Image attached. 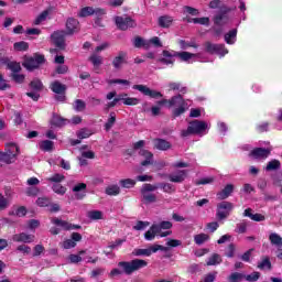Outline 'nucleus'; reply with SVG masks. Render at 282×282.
Listing matches in <instances>:
<instances>
[{"label": "nucleus", "instance_id": "obj_55", "mask_svg": "<svg viewBox=\"0 0 282 282\" xmlns=\"http://www.w3.org/2000/svg\"><path fill=\"white\" fill-rule=\"evenodd\" d=\"M113 124H116V112H110V117L108 118V121L105 123L106 131H110Z\"/></svg>", "mask_w": 282, "mask_h": 282}, {"label": "nucleus", "instance_id": "obj_24", "mask_svg": "<svg viewBox=\"0 0 282 282\" xmlns=\"http://www.w3.org/2000/svg\"><path fill=\"white\" fill-rule=\"evenodd\" d=\"M213 53L217 54L220 58H224V56L228 54V48L226 47V44H214Z\"/></svg>", "mask_w": 282, "mask_h": 282}, {"label": "nucleus", "instance_id": "obj_52", "mask_svg": "<svg viewBox=\"0 0 282 282\" xmlns=\"http://www.w3.org/2000/svg\"><path fill=\"white\" fill-rule=\"evenodd\" d=\"M259 279H261V273L259 271H253L251 274H245V281L248 282H257Z\"/></svg>", "mask_w": 282, "mask_h": 282}, {"label": "nucleus", "instance_id": "obj_38", "mask_svg": "<svg viewBox=\"0 0 282 282\" xmlns=\"http://www.w3.org/2000/svg\"><path fill=\"white\" fill-rule=\"evenodd\" d=\"M41 151L50 152L54 151V141L44 140L40 143Z\"/></svg>", "mask_w": 282, "mask_h": 282}, {"label": "nucleus", "instance_id": "obj_51", "mask_svg": "<svg viewBox=\"0 0 282 282\" xmlns=\"http://www.w3.org/2000/svg\"><path fill=\"white\" fill-rule=\"evenodd\" d=\"M132 257H151V250L149 249H134Z\"/></svg>", "mask_w": 282, "mask_h": 282}, {"label": "nucleus", "instance_id": "obj_56", "mask_svg": "<svg viewBox=\"0 0 282 282\" xmlns=\"http://www.w3.org/2000/svg\"><path fill=\"white\" fill-rule=\"evenodd\" d=\"M91 135V130L87 129V128H84V129H80L78 132H77V138L79 140H85L87 138H89Z\"/></svg>", "mask_w": 282, "mask_h": 282}, {"label": "nucleus", "instance_id": "obj_12", "mask_svg": "<svg viewBox=\"0 0 282 282\" xmlns=\"http://www.w3.org/2000/svg\"><path fill=\"white\" fill-rule=\"evenodd\" d=\"M68 36L65 31H55L52 35L51 39L55 45V47H57V50H65L66 45H65V37Z\"/></svg>", "mask_w": 282, "mask_h": 282}, {"label": "nucleus", "instance_id": "obj_19", "mask_svg": "<svg viewBox=\"0 0 282 282\" xmlns=\"http://www.w3.org/2000/svg\"><path fill=\"white\" fill-rule=\"evenodd\" d=\"M153 147L156 151H169V149H172L173 144L166 139L156 138L153 139Z\"/></svg>", "mask_w": 282, "mask_h": 282}, {"label": "nucleus", "instance_id": "obj_41", "mask_svg": "<svg viewBox=\"0 0 282 282\" xmlns=\"http://www.w3.org/2000/svg\"><path fill=\"white\" fill-rule=\"evenodd\" d=\"M50 17V10L42 11L34 20V25H41Z\"/></svg>", "mask_w": 282, "mask_h": 282}, {"label": "nucleus", "instance_id": "obj_5", "mask_svg": "<svg viewBox=\"0 0 282 282\" xmlns=\"http://www.w3.org/2000/svg\"><path fill=\"white\" fill-rule=\"evenodd\" d=\"M173 228V223L169 220H163L159 224H153L148 231L144 234L145 241H153L162 230H171Z\"/></svg>", "mask_w": 282, "mask_h": 282}, {"label": "nucleus", "instance_id": "obj_46", "mask_svg": "<svg viewBox=\"0 0 282 282\" xmlns=\"http://www.w3.org/2000/svg\"><path fill=\"white\" fill-rule=\"evenodd\" d=\"M158 188H160V183H158L156 185L145 183L141 188V193H153L154 191H158Z\"/></svg>", "mask_w": 282, "mask_h": 282}, {"label": "nucleus", "instance_id": "obj_14", "mask_svg": "<svg viewBox=\"0 0 282 282\" xmlns=\"http://www.w3.org/2000/svg\"><path fill=\"white\" fill-rule=\"evenodd\" d=\"M271 153L272 150L268 148H256L250 151L249 158H253V160H268Z\"/></svg>", "mask_w": 282, "mask_h": 282}, {"label": "nucleus", "instance_id": "obj_26", "mask_svg": "<svg viewBox=\"0 0 282 282\" xmlns=\"http://www.w3.org/2000/svg\"><path fill=\"white\" fill-rule=\"evenodd\" d=\"M237 41V29H232L225 34V42L227 45H235Z\"/></svg>", "mask_w": 282, "mask_h": 282}, {"label": "nucleus", "instance_id": "obj_33", "mask_svg": "<svg viewBox=\"0 0 282 282\" xmlns=\"http://www.w3.org/2000/svg\"><path fill=\"white\" fill-rule=\"evenodd\" d=\"M210 240V236L206 234H198L194 236V241L196 246H203V243H206V241Z\"/></svg>", "mask_w": 282, "mask_h": 282}, {"label": "nucleus", "instance_id": "obj_20", "mask_svg": "<svg viewBox=\"0 0 282 282\" xmlns=\"http://www.w3.org/2000/svg\"><path fill=\"white\" fill-rule=\"evenodd\" d=\"M235 192V185L227 184L220 192L216 194L217 199L224 200L228 199L230 195Z\"/></svg>", "mask_w": 282, "mask_h": 282}, {"label": "nucleus", "instance_id": "obj_57", "mask_svg": "<svg viewBox=\"0 0 282 282\" xmlns=\"http://www.w3.org/2000/svg\"><path fill=\"white\" fill-rule=\"evenodd\" d=\"M148 250H150V256H152L153 253L158 252V251H162V252H166V250H169V248L162 246V245H153L150 248H148Z\"/></svg>", "mask_w": 282, "mask_h": 282}, {"label": "nucleus", "instance_id": "obj_58", "mask_svg": "<svg viewBox=\"0 0 282 282\" xmlns=\"http://www.w3.org/2000/svg\"><path fill=\"white\" fill-rule=\"evenodd\" d=\"M247 230H248V224L246 221H242L236 225V232H238V235H245Z\"/></svg>", "mask_w": 282, "mask_h": 282}, {"label": "nucleus", "instance_id": "obj_60", "mask_svg": "<svg viewBox=\"0 0 282 282\" xmlns=\"http://www.w3.org/2000/svg\"><path fill=\"white\" fill-rule=\"evenodd\" d=\"M75 246H76V242L73 241L72 238L64 240L63 243H62V248L64 250H72V248H74Z\"/></svg>", "mask_w": 282, "mask_h": 282}, {"label": "nucleus", "instance_id": "obj_34", "mask_svg": "<svg viewBox=\"0 0 282 282\" xmlns=\"http://www.w3.org/2000/svg\"><path fill=\"white\" fill-rule=\"evenodd\" d=\"M281 169V161L273 159L268 162L265 171H279Z\"/></svg>", "mask_w": 282, "mask_h": 282}, {"label": "nucleus", "instance_id": "obj_44", "mask_svg": "<svg viewBox=\"0 0 282 282\" xmlns=\"http://www.w3.org/2000/svg\"><path fill=\"white\" fill-rule=\"evenodd\" d=\"M88 61L93 63L94 67H100V65L102 64V56L94 53L89 56Z\"/></svg>", "mask_w": 282, "mask_h": 282}, {"label": "nucleus", "instance_id": "obj_62", "mask_svg": "<svg viewBox=\"0 0 282 282\" xmlns=\"http://www.w3.org/2000/svg\"><path fill=\"white\" fill-rule=\"evenodd\" d=\"M193 23H195V25H208V23H210V19L209 18H194Z\"/></svg>", "mask_w": 282, "mask_h": 282}, {"label": "nucleus", "instance_id": "obj_9", "mask_svg": "<svg viewBox=\"0 0 282 282\" xmlns=\"http://www.w3.org/2000/svg\"><path fill=\"white\" fill-rule=\"evenodd\" d=\"M19 145L14 143H9L7 145L6 152H0V162H4V164H12L17 159V154L19 153Z\"/></svg>", "mask_w": 282, "mask_h": 282}, {"label": "nucleus", "instance_id": "obj_37", "mask_svg": "<svg viewBox=\"0 0 282 282\" xmlns=\"http://www.w3.org/2000/svg\"><path fill=\"white\" fill-rule=\"evenodd\" d=\"M105 193H106V195H109L110 197H116L120 193V186L109 185L108 187H106Z\"/></svg>", "mask_w": 282, "mask_h": 282}, {"label": "nucleus", "instance_id": "obj_22", "mask_svg": "<svg viewBox=\"0 0 282 282\" xmlns=\"http://www.w3.org/2000/svg\"><path fill=\"white\" fill-rule=\"evenodd\" d=\"M159 28L167 29L173 25V17L171 15H161L158 20Z\"/></svg>", "mask_w": 282, "mask_h": 282}, {"label": "nucleus", "instance_id": "obj_1", "mask_svg": "<svg viewBox=\"0 0 282 282\" xmlns=\"http://www.w3.org/2000/svg\"><path fill=\"white\" fill-rule=\"evenodd\" d=\"M213 9L215 11L214 15V34L216 36H221L224 34V25H228L230 22V9L221 0H213Z\"/></svg>", "mask_w": 282, "mask_h": 282}, {"label": "nucleus", "instance_id": "obj_32", "mask_svg": "<svg viewBox=\"0 0 282 282\" xmlns=\"http://www.w3.org/2000/svg\"><path fill=\"white\" fill-rule=\"evenodd\" d=\"M77 17H79V19H85L87 17H94V8L93 7H84L79 10V12L77 13Z\"/></svg>", "mask_w": 282, "mask_h": 282}, {"label": "nucleus", "instance_id": "obj_35", "mask_svg": "<svg viewBox=\"0 0 282 282\" xmlns=\"http://www.w3.org/2000/svg\"><path fill=\"white\" fill-rule=\"evenodd\" d=\"M29 86L32 89V91H43V82H41V79L39 78L31 80Z\"/></svg>", "mask_w": 282, "mask_h": 282}, {"label": "nucleus", "instance_id": "obj_15", "mask_svg": "<svg viewBox=\"0 0 282 282\" xmlns=\"http://www.w3.org/2000/svg\"><path fill=\"white\" fill-rule=\"evenodd\" d=\"M188 175V170H177L167 175V180L174 184H182Z\"/></svg>", "mask_w": 282, "mask_h": 282}, {"label": "nucleus", "instance_id": "obj_47", "mask_svg": "<svg viewBox=\"0 0 282 282\" xmlns=\"http://www.w3.org/2000/svg\"><path fill=\"white\" fill-rule=\"evenodd\" d=\"M7 67L12 72L11 74H19L21 72V63L19 62H9Z\"/></svg>", "mask_w": 282, "mask_h": 282}, {"label": "nucleus", "instance_id": "obj_29", "mask_svg": "<svg viewBox=\"0 0 282 282\" xmlns=\"http://www.w3.org/2000/svg\"><path fill=\"white\" fill-rule=\"evenodd\" d=\"M259 270H272V262L270 261V257L265 256L262 260L258 263Z\"/></svg>", "mask_w": 282, "mask_h": 282}, {"label": "nucleus", "instance_id": "obj_61", "mask_svg": "<svg viewBox=\"0 0 282 282\" xmlns=\"http://www.w3.org/2000/svg\"><path fill=\"white\" fill-rule=\"evenodd\" d=\"M148 226H151V223L139 220L135 226H133V230H144Z\"/></svg>", "mask_w": 282, "mask_h": 282}, {"label": "nucleus", "instance_id": "obj_31", "mask_svg": "<svg viewBox=\"0 0 282 282\" xmlns=\"http://www.w3.org/2000/svg\"><path fill=\"white\" fill-rule=\"evenodd\" d=\"M65 122H67V119L54 113L53 118L51 120V124L53 127H65Z\"/></svg>", "mask_w": 282, "mask_h": 282}, {"label": "nucleus", "instance_id": "obj_64", "mask_svg": "<svg viewBox=\"0 0 282 282\" xmlns=\"http://www.w3.org/2000/svg\"><path fill=\"white\" fill-rule=\"evenodd\" d=\"M10 206V203L8 202V198L3 196V194H0V210H6Z\"/></svg>", "mask_w": 282, "mask_h": 282}, {"label": "nucleus", "instance_id": "obj_2", "mask_svg": "<svg viewBox=\"0 0 282 282\" xmlns=\"http://www.w3.org/2000/svg\"><path fill=\"white\" fill-rule=\"evenodd\" d=\"M159 107H164L166 105L167 109H172V107H176L172 110L173 118H180V116H183V113H186V100H184V97L182 94L175 95L170 99H161L156 102Z\"/></svg>", "mask_w": 282, "mask_h": 282}, {"label": "nucleus", "instance_id": "obj_21", "mask_svg": "<svg viewBox=\"0 0 282 282\" xmlns=\"http://www.w3.org/2000/svg\"><path fill=\"white\" fill-rule=\"evenodd\" d=\"M13 241L18 243H32V241H34V236L28 235L25 232L15 234L13 236Z\"/></svg>", "mask_w": 282, "mask_h": 282}, {"label": "nucleus", "instance_id": "obj_30", "mask_svg": "<svg viewBox=\"0 0 282 282\" xmlns=\"http://www.w3.org/2000/svg\"><path fill=\"white\" fill-rule=\"evenodd\" d=\"M178 45L181 50H187L188 47H194V50H197V47H199V45L197 44V42H195V40H192L189 42H186V40H180Z\"/></svg>", "mask_w": 282, "mask_h": 282}, {"label": "nucleus", "instance_id": "obj_40", "mask_svg": "<svg viewBox=\"0 0 282 282\" xmlns=\"http://www.w3.org/2000/svg\"><path fill=\"white\" fill-rule=\"evenodd\" d=\"M246 278V274L239 272H232L228 278V282H241Z\"/></svg>", "mask_w": 282, "mask_h": 282}, {"label": "nucleus", "instance_id": "obj_45", "mask_svg": "<svg viewBox=\"0 0 282 282\" xmlns=\"http://www.w3.org/2000/svg\"><path fill=\"white\" fill-rule=\"evenodd\" d=\"M257 133H268L270 131V122L264 121L256 126Z\"/></svg>", "mask_w": 282, "mask_h": 282}, {"label": "nucleus", "instance_id": "obj_43", "mask_svg": "<svg viewBox=\"0 0 282 282\" xmlns=\"http://www.w3.org/2000/svg\"><path fill=\"white\" fill-rule=\"evenodd\" d=\"M73 108L77 111H85L87 109V104L83 99H76L73 104Z\"/></svg>", "mask_w": 282, "mask_h": 282}, {"label": "nucleus", "instance_id": "obj_13", "mask_svg": "<svg viewBox=\"0 0 282 282\" xmlns=\"http://www.w3.org/2000/svg\"><path fill=\"white\" fill-rule=\"evenodd\" d=\"M80 32V22L76 18H68L66 20V31L65 34L72 36Z\"/></svg>", "mask_w": 282, "mask_h": 282}, {"label": "nucleus", "instance_id": "obj_7", "mask_svg": "<svg viewBox=\"0 0 282 282\" xmlns=\"http://www.w3.org/2000/svg\"><path fill=\"white\" fill-rule=\"evenodd\" d=\"M206 129H208V124H206V122L195 119L189 122L186 130H182V137L188 138V135H197L199 133H204Z\"/></svg>", "mask_w": 282, "mask_h": 282}, {"label": "nucleus", "instance_id": "obj_48", "mask_svg": "<svg viewBox=\"0 0 282 282\" xmlns=\"http://www.w3.org/2000/svg\"><path fill=\"white\" fill-rule=\"evenodd\" d=\"M10 78L11 80H13V83H17L18 85H22V83H25V75L23 74L11 73Z\"/></svg>", "mask_w": 282, "mask_h": 282}, {"label": "nucleus", "instance_id": "obj_4", "mask_svg": "<svg viewBox=\"0 0 282 282\" xmlns=\"http://www.w3.org/2000/svg\"><path fill=\"white\" fill-rule=\"evenodd\" d=\"M149 262L143 259H133L131 261H121L118 263L119 268H122L124 274L131 275L132 272H138V270H142V268H147Z\"/></svg>", "mask_w": 282, "mask_h": 282}, {"label": "nucleus", "instance_id": "obj_6", "mask_svg": "<svg viewBox=\"0 0 282 282\" xmlns=\"http://www.w3.org/2000/svg\"><path fill=\"white\" fill-rule=\"evenodd\" d=\"M45 55L35 53L33 56H24L22 67H25L28 72H34L39 69L41 65H45Z\"/></svg>", "mask_w": 282, "mask_h": 282}, {"label": "nucleus", "instance_id": "obj_11", "mask_svg": "<svg viewBox=\"0 0 282 282\" xmlns=\"http://www.w3.org/2000/svg\"><path fill=\"white\" fill-rule=\"evenodd\" d=\"M115 23L118 28V30H121L122 32L129 30V28H135V20H133L131 17L122 18L120 15L115 18Z\"/></svg>", "mask_w": 282, "mask_h": 282}, {"label": "nucleus", "instance_id": "obj_39", "mask_svg": "<svg viewBox=\"0 0 282 282\" xmlns=\"http://www.w3.org/2000/svg\"><path fill=\"white\" fill-rule=\"evenodd\" d=\"M123 105L128 107H135V105H140V100L135 97H127L123 96V99H121Z\"/></svg>", "mask_w": 282, "mask_h": 282}, {"label": "nucleus", "instance_id": "obj_50", "mask_svg": "<svg viewBox=\"0 0 282 282\" xmlns=\"http://www.w3.org/2000/svg\"><path fill=\"white\" fill-rule=\"evenodd\" d=\"M46 180H47V182H52L53 184H61V182L65 181V175L55 173Z\"/></svg>", "mask_w": 282, "mask_h": 282}, {"label": "nucleus", "instance_id": "obj_23", "mask_svg": "<svg viewBox=\"0 0 282 282\" xmlns=\"http://www.w3.org/2000/svg\"><path fill=\"white\" fill-rule=\"evenodd\" d=\"M51 90L53 94H66L67 86L64 84H61V82L55 80L51 84Z\"/></svg>", "mask_w": 282, "mask_h": 282}, {"label": "nucleus", "instance_id": "obj_53", "mask_svg": "<svg viewBox=\"0 0 282 282\" xmlns=\"http://www.w3.org/2000/svg\"><path fill=\"white\" fill-rule=\"evenodd\" d=\"M52 200L47 197H39L36 199V205L40 206V208H47V206H51Z\"/></svg>", "mask_w": 282, "mask_h": 282}, {"label": "nucleus", "instance_id": "obj_3", "mask_svg": "<svg viewBox=\"0 0 282 282\" xmlns=\"http://www.w3.org/2000/svg\"><path fill=\"white\" fill-rule=\"evenodd\" d=\"M162 56L163 57L158 59L159 63H162L163 65H175L174 58H180L184 63H188V61H191V58H195L196 55L194 53H189L186 51L177 52V51L163 50Z\"/></svg>", "mask_w": 282, "mask_h": 282}, {"label": "nucleus", "instance_id": "obj_10", "mask_svg": "<svg viewBox=\"0 0 282 282\" xmlns=\"http://www.w3.org/2000/svg\"><path fill=\"white\" fill-rule=\"evenodd\" d=\"M132 89H135L137 91H140L143 96H148V98H153L158 100V98H163L164 95H162L158 90H153L149 88L147 85H133Z\"/></svg>", "mask_w": 282, "mask_h": 282}, {"label": "nucleus", "instance_id": "obj_18", "mask_svg": "<svg viewBox=\"0 0 282 282\" xmlns=\"http://www.w3.org/2000/svg\"><path fill=\"white\" fill-rule=\"evenodd\" d=\"M73 193H75V198L80 200L87 197V184L78 183L73 187Z\"/></svg>", "mask_w": 282, "mask_h": 282}, {"label": "nucleus", "instance_id": "obj_36", "mask_svg": "<svg viewBox=\"0 0 282 282\" xmlns=\"http://www.w3.org/2000/svg\"><path fill=\"white\" fill-rule=\"evenodd\" d=\"M13 50H15V52H28V50H30V44L25 41L15 42L13 44Z\"/></svg>", "mask_w": 282, "mask_h": 282}, {"label": "nucleus", "instance_id": "obj_42", "mask_svg": "<svg viewBox=\"0 0 282 282\" xmlns=\"http://www.w3.org/2000/svg\"><path fill=\"white\" fill-rule=\"evenodd\" d=\"M52 191L56 193V195H65L67 193V187L63 186L61 183H54Z\"/></svg>", "mask_w": 282, "mask_h": 282}, {"label": "nucleus", "instance_id": "obj_27", "mask_svg": "<svg viewBox=\"0 0 282 282\" xmlns=\"http://www.w3.org/2000/svg\"><path fill=\"white\" fill-rule=\"evenodd\" d=\"M269 241L272 246H276V248H282V237L279 234L273 232L269 235Z\"/></svg>", "mask_w": 282, "mask_h": 282}, {"label": "nucleus", "instance_id": "obj_17", "mask_svg": "<svg viewBox=\"0 0 282 282\" xmlns=\"http://www.w3.org/2000/svg\"><path fill=\"white\" fill-rule=\"evenodd\" d=\"M127 52L124 51H119L117 56L112 59V67L115 69H121L123 65L127 63Z\"/></svg>", "mask_w": 282, "mask_h": 282}, {"label": "nucleus", "instance_id": "obj_8", "mask_svg": "<svg viewBox=\"0 0 282 282\" xmlns=\"http://www.w3.org/2000/svg\"><path fill=\"white\" fill-rule=\"evenodd\" d=\"M235 205L228 200H223L217 205L216 208V217L218 221H224V219H228L230 217V213H232Z\"/></svg>", "mask_w": 282, "mask_h": 282}, {"label": "nucleus", "instance_id": "obj_28", "mask_svg": "<svg viewBox=\"0 0 282 282\" xmlns=\"http://www.w3.org/2000/svg\"><path fill=\"white\" fill-rule=\"evenodd\" d=\"M159 188H161L163 193H167V195H173L176 191L175 185L171 183H159Z\"/></svg>", "mask_w": 282, "mask_h": 282}, {"label": "nucleus", "instance_id": "obj_59", "mask_svg": "<svg viewBox=\"0 0 282 282\" xmlns=\"http://www.w3.org/2000/svg\"><path fill=\"white\" fill-rule=\"evenodd\" d=\"M124 96H128V95L121 94L117 98H115L112 101L108 102L106 109H111V108L116 107V105H118V102H120V100H124Z\"/></svg>", "mask_w": 282, "mask_h": 282}, {"label": "nucleus", "instance_id": "obj_63", "mask_svg": "<svg viewBox=\"0 0 282 282\" xmlns=\"http://www.w3.org/2000/svg\"><path fill=\"white\" fill-rule=\"evenodd\" d=\"M254 250V248H251L249 250H247L241 257V261H245L246 263H250V258L252 257V251Z\"/></svg>", "mask_w": 282, "mask_h": 282}, {"label": "nucleus", "instance_id": "obj_16", "mask_svg": "<svg viewBox=\"0 0 282 282\" xmlns=\"http://www.w3.org/2000/svg\"><path fill=\"white\" fill-rule=\"evenodd\" d=\"M52 224L55 226H61V228H64V230H80V228H83L80 225H74L66 220H62L61 218H53Z\"/></svg>", "mask_w": 282, "mask_h": 282}, {"label": "nucleus", "instance_id": "obj_49", "mask_svg": "<svg viewBox=\"0 0 282 282\" xmlns=\"http://www.w3.org/2000/svg\"><path fill=\"white\" fill-rule=\"evenodd\" d=\"M87 217L90 218L91 221H98V220L102 219V212L90 210V212H88Z\"/></svg>", "mask_w": 282, "mask_h": 282}, {"label": "nucleus", "instance_id": "obj_54", "mask_svg": "<svg viewBox=\"0 0 282 282\" xmlns=\"http://www.w3.org/2000/svg\"><path fill=\"white\" fill-rule=\"evenodd\" d=\"M119 184L122 186V188H133V186H135V180L124 178L119 181Z\"/></svg>", "mask_w": 282, "mask_h": 282}, {"label": "nucleus", "instance_id": "obj_25", "mask_svg": "<svg viewBox=\"0 0 282 282\" xmlns=\"http://www.w3.org/2000/svg\"><path fill=\"white\" fill-rule=\"evenodd\" d=\"M141 197L143 204H155V202H158V196L153 193L141 192Z\"/></svg>", "mask_w": 282, "mask_h": 282}]
</instances>
